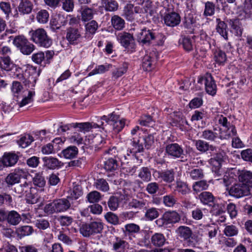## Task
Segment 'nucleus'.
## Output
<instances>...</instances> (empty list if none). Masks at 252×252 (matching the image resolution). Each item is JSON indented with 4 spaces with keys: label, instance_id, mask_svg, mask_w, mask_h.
Returning <instances> with one entry per match:
<instances>
[{
    "label": "nucleus",
    "instance_id": "64",
    "mask_svg": "<svg viewBox=\"0 0 252 252\" xmlns=\"http://www.w3.org/2000/svg\"><path fill=\"white\" fill-rule=\"evenodd\" d=\"M109 209L112 211H115L119 205V198L115 196H111L107 202Z\"/></svg>",
    "mask_w": 252,
    "mask_h": 252
},
{
    "label": "nucleus",
    "instance_id": "48",
    "mask_svg": "<svg viewBox=\"0 0 252 252\" xmlns=\"http://www.w3.org/2000/svg\"><path fill=\"white\" fill-rule=\"evenodd\" d=\"M12 62L9 56L1 57L0 59V68L2 70L9 71L11 69Z\"/></svg>",
    "mask_w": 252,
    "mask_h": 252
},
{
    "label": "nucleus",
    "instance_id": "16",
    "mask_svg": "<svg viewBox=\"0 0 252 252\" xmlns=\"http://www.w3.org/2000/svg\"><path fill=\"white\" fill-rule=\"evenodd\" d=\"M139 42L144 44H149L151 40L155 38L154 33L146 28L140 29L136 33Z\"/></svg>",
    "mask_w": 252,
    "mask_h": 252
},
{
    "label": "nucleus",
    "instance_id": "15",
    "mask_svg": "<svg viewBox=\"0 0 252 252\" xmlns=\"http://www.w3.org/2000/svg\"><path fill=\"white\" fill-rule=\"evenodd\" d=\"M238 180L242 185L248 187L252 192V172L248 170H238Z\"/></svg>",
    "mask_w": 252,
    "mask_h": 252
},
{
    "label": "nucleus",
    "instance_id": "39",
    "mask_svg": "<svg viewBox=\"0 0 252 252\" xmlns=\"http://www.w3.org/2000/svg\"><path fill=\"white\" fill-rule=\"evenodd\" d=\"M166 239L163 234L156 233L152 236L151 243L155 247H161L165 243Z\"/></svg>",
    "mask_w": 252,
    "mask_h": 252
},
{
    "label": "nucleus",
    "instance_id": "34",
    "mask_svg": "<svg viewBox=\"0 0 252 252\" xmlns=\"http://www.w3.org/2000/svg\"><path fill=\"white\" fill-rule=\"evenodd\" d=\"M72 125L73 127H78L80 129V131H83L84 132L89 131L92 128L98 127L99 126L97 124L89 122L73 123Z\"/></svg>",
    "mask_w": 252,
    "mask_h": 252
},
{
    "label": "nucleus",
    "instance_id": "49",
    "mask_svg": "<svg viewBox=\"0 0 252 252\" xmlns=\"http://www.w3.org/2000/svg\"><path fill=\"white\" fill-rule=\"evenodd\" d=\"M81 14L82 21L84 22L88 21L93 18V9L88 7H85L82 8Z\"/></svg>",
    "mask_w": 252,
    "mask_h": 252
},
{
    "label": "nucleus",
    "instance_id": "26",
    "mask_svg": "<svg viewBox=\"0 0 252 252\" xmlns=\"http://www.w3.org/2000/svg\"><path fill=\"white\" fill-rule=\"evenodd\" d=\"M201 137L206 141L215 142L217 138H219V130L217 127L206 129L202 132Z\"/></svg>",
    "mask_w": 252,
    "mask_h": 252
},
{
    "label": "nucleus",
    "instance_id": "40",
    "mask_svg": "<svg viewBox=\"0 0 252 252\" xmlns=\"http://www.w3.org/2000/svg\"><path fill=\"white\" fill-rule=\"evenodd\" d=\"M33 185L42 189L46 185V180L42 172H38L35 174L32 178Z\"/></svg>",
    "mask_w": 252,
    "mask_h": 252
},
{
    "label": "nucleus",
    "instance_id": "44",
    "mask_svg": "<svg viewBox=\"0 0 252 252\" xmlns=\"http://www.w3.org/2000/svg\"><path fill=\"white\" fill-rule=\"evenodd\" d=\"M33 231L32 226L29 225H24L18 227L16 229V233L18 236L20 238L30 235Z\"/></svg>",
    "mask_w": 252,
    "mask_h": 252
},
{
    "label": "nucleus",
    "instance_id": "6",
    "mask_svg": "<svg viewBox=\"0 0 252 252\" xmlns=\"http://www.w3.org/2000/svg\"><path fill=\"white\" fill-rule=\"evenodd\" d=\"M103 228V224L99 221H92L82 224L79 228L80 233L85 237L100 233Z\"/></svg>",
    "mask_w": 252,
    "mask_h": 252
},
{
    "label": "nucleus",
    "instance_id": "53",
    "mask_svg": "<svg viewBox=\"0 0 252 252\" xmlns=\"http://www.w3.org/2000/svg\"><path fill=\"white\" fill-rule=\"evenodd\" d=\"M128 206L130 208L142 209L147 207V201L144 200L132 199L129 202Z\"/></svg>",
    "mask_w": 252,
    "mask_h": 252
},
{
    "label": "nucleus",
    "instance_id": "9",
    "mask_svg": "<svg viewBox=\"0 0 252 252\" xmlns=\"http://www.w3.org/2000/svg\"><path fill=\"white\" fill-rule=\"evenodd\" d=\"M28 173L23 169L16 168L13 172L9 173L5 178V182L10 187L18 183L22 178H25Z\"/></svg>",
    "mask_w": 252,
    "mask_h": 252
},
{
    "label": "nucleus",
    "instance_id": "58",
    "mask_svg": "<svg viewBox=\"0 0 252 252\" xmlns=\"http://www.w3.org/2000/svg\"><path fill=\"white\" fill-rule=\"evenodd\" d=\"M190 178L195 180L202 179L204 178L203 170L200 168H194L189 172Z\"/></svg>",
    "mask_w": 252,
    "mask_h": 252
},
{
    "label": "nucleus",
    "instance_id": "59",
    "mask_svg": "<svg viewBox=\"0 0 252 252\" xmlns=\"http://www.w3.org/2000/svg\"><path fill=\"white\" fill-rule=\"evenodd\" d=\"M98 27V24L95 21H90L85 25L86 34L91 35L94 34Z\"/></svg>",
    "mask_w": 252,
    "mask_h": 252
},
{
    "label": "nucleus",
    "instance_id": "18",
    "mask_svg": "<svg viewBox=\"0 0 252 252\" xmlns=\"http://www.w3.org/2000/svg\"><path fill=\"white\" fill-rule=\"evenodd\" d=\"M112 250L114 252H127L129 249V243L119 237H115L112 243Z\"/></svg>",
    "mask_w": 252,
    "mask_h": 252
},
{
    "label": "nucleus",
    "instance_id": "28",
    "mask_svg": "<svg viewBox=\"0 0 252 252\" xmlns=\"http://www.w3.org/2000/svg\"><path fill=\"white\" fill-rule=\"evenodd\" d=\"M231 28V32L237 36H241L243 33V29L242 23L239 19H230L227 21Z\"/></svg>",
    "mask_w": 252,
    "mask_h": 252
},
{
    "label": "nucleus",
    "instance_id": "54",
    "mask_svg": "<svg viewBox=\"0 0 252 252\" xmlns=\"http://www.w3.org/2000/svg\"><path fill=\"white\" fill-rule=\"evenodd\" d=\"M177 201V198L172 194L163 197V203L166 207H173L176 204Z\"/></svg>",
    "mask_w": 252,
    "mask_h": 252
},
{
    "label": "nucleus",
    "instance_id": "8",
    "mask_svg": "<svg viewBox=\"0 0 252 252\" xmlns=\"http://www.w3.org/2000/svg\"><path fill=\"white\" fill-rule=\"evenodd\" d=\"M101 120L105 121L107 125L112 126L113 130L116 133L120 132L125 125V120L120 119L119 117L114 113L108 116H103L101 117Z\"/></svg>",
    "mask_w": 252,
    "mask_h": 252
},
{
    "label": "nucleus",
    "instance_id": "41",
    "mask_svg": "<svg viewBox=\"0 0 252 252\" xmlns=\"http://www.w3.org/2000/svg\"><path fill=\"white\" fill-rule=\"evenodd\" d=\"M174 190L182 195H186L189 192L190 189L186 183L178 180L176 181Z\"/></svg>",
    "mask_w": 252,
    "mask_h": 252
},
{
    "label": "nucleus",
    "instance_id": "60",
    "mask_svg": "<svg viewBox=\"0 0 252 252\" xmlns=\"http://www.w3.org/2000/svg\"><path fill=\"white\" fill-rule=\"evenodd\" d=\"M94 185L97 189L104 192L107 191L109 189L108 184L104 179L97 180Z\"/></svg>",
    "mask_w": 252,
    "mask_h": 252
},
{
    "label": "nucleus",
    "instance_id": "46",
    "mask_svg": "<svg viewBox=\"0 0 252 252\" xmlns=\"http://www.w3.org/2000/svg\"><path fill=\"white\" fill-rule=\"evenodd\" d=\"M34 140L32 136L29 134H25L21 137L19 140H17V144L22 148H25L30 145Z\"/></svg>",
    "mask_w": 252,
    "mask_h": 252
},
{
    "label": "nucleus",
    "instance_id": "38",
    "mask_svg": "<svg viewBox=\"0 0 252 252\" xmlns=\"http://www.w3.org/2000/svg\"><path fill=\"white\" fill-rule=\"evenodd\" d=\"M176 233L184 240L189 239L192 236V232L191 229L186 226H180L176 230Z\"/></svg>",
    "mask_w": 252,
    "mask_h": 252
},
{
    "label": "nucleus",
    "instance_id": "63",
    "mask_svg": "<svg viewBox=\"0 0 252 252\" xmlns=\"http://www.w3.org/2000/svg\"><path fill=\"white\" fill-rule=\"evenodd\" d=\"M205 211V209L197 207L192 211L191 217L195 220H200L204 217V212Z\"/></svg>",
    "mask_w": 252,
    "mask_h": 252
},
{
    "label": "nucleus",
    "instance_id": "23",
    "mask_svg": "<svg viewBox=\"0 0 252 252\" xmlns=\"http://www.w3.org/2000/svg\"><path fill=\"white\" fill-rule=\"evenodd\" d=\"M238 170H232L226 172L222 179H218L221 180L220 182L223 183L225 187H228L234 183L238 179Z\"/></svg>",
    "mask_w": 252,
    "mask_h": 252
},
{
    "label": "nucleus",
    "instance_id": "2",
    "mask_svg": "<svg viewBox=\"0 0 252 252\" xmlns=\"http://www.w3.org/2000/svg\"><path fill=\"white\" fill-rule=\"evenodd\" d=\"M218 121L219 124L223 126L222 128L218 129L219 139H228L236 134L237 131L235 126L228 122L226 117L220 115L219 117Z\"/></svg>",
    "mask_w": 252,
    "mask_h": 252
},
{
    "label": "nucleus",
    "instance_id": "21",
    "mask_svg": "<svg viewBox=\"0 0 252 252\" xmlns=\"http://www.w3.org/2000/svg\"><path fill=\"white\" fill-rule=\"evenodd\" d=\"M131 146L129 148L130 152L133 155L142 153L144 151L143 138L138 136V138L130 139Z\"/></svg>",
    "mask_w": 252,
    "mask_h": 252
},
{
    "label": "nucleus",
    "instance_id": "57",
    "mask_svg": "<svg viewBox=\"0 0 252 252\" xmlns=\"http://www.w3.org/2000/svg\"><path fill=\"white\" fill-rule=\"evenodd\" d=\"M49 17L48 12L46 10L42 9L37 13L36 19L39 23L45 24L48 21Z\"/></svg>",
    "mask_w": 252,
    "mask_h": 252
},
{
    "label": "nucleus",
    "instance_id": "10",
    "mask_svg": "<svg viewBox=\"0 0 252 252\" xmlns=\"http://www.w3.org/2000/svg\"><path fill=\"white\" fill-rule=\"evenodd\" d=\"M197 83L201 85L204 84L206 92L212 95L216 94L217 86L215 81L210 74H206L204 76L199 77Z\"/></svg>",
    "mask_w": 252,
    "mask_h": 252
},
{
    "label": "nucleus",
    "instance_id": "51",
    "mask_svg": "<svg viewBox=\"0 0 252 252\" xmlns=\"http://www.w3.org/2000/svg\"><path fill=\"white\" fill-rule=\"evenodd\" d=\"M118 162L113 158H109L104 162V168L107 171H112L118 168Z\"/></svg>",
    "mask_w": 252,
    "mask_h": 252
},
{
    "label": "nucleus",
    "instance_id": "13",
    "mask_svg": "<svg viewBox=\"0 0 252 252\" xmlns=\"http://www.w3.org/2000/svg\"><path fill=\"white\" fill-rule=\"evenodd\" d=\"M117 40L119 43L125 49L133 48L134 46V39L131 33L126 32L118 33Z\"/></svg>",
    "mask_w": 252,
    "mask_h": 252
},
{
    "label": "nucleus",
    "instance_id": "33",
    "mask_svg": "<svg viewBox=\"0 0 252 252\" xmlns=\"http://www.w3.org/2000/svg\"><path fill=\"white\" fill-rule=\"evenodd\" d=\"M42 159L44 165L48 169H54L60 167L62 164V162L55 158L44 157Z\"/></svg>",
    "mask_w": 252,
    "mask_h": 252
},
{
    "label": "nucleus",
    "instance_id": "45",
    "mask_svg": "<svg viewBox=\"0 0 252 252\" xmlns=\"http://www.w3.org/2000/svg\"><path fill=\"white\" fill-rule=\"evenodd\" d=\"M78 148L75 146H69L62 151L63 157L68 159L75 158L78 154Z\"/></svg>",
    "mask_w": 252,
    "mask_h": 252
},
{
    "label": "nucleus",
    "instance_id": "29",
    "mask_svg": "<svg viewBox=\"0 0 252 252\" xmlns=\"http://www.w3.org/2000/svg\"><path fill=\"white\" fill-rule=\"evenodd\" d=\"M223 161V155L221 153H217L212 156L209 160V163L213 166L214 170L219 171Z\"/></svg>",
    "mask_w": 252,
    "mask_h": 252
},
{
    "label": "nucleus",
    "instance_id": "27",
    "mask_svg": "<svg viewBox=\"0 0 252 252\" xmlns=\"http://www.w3.org/2000/svg\"><path fill=\"white\" fill-rule=\"evenodd\" d=\"M54 207L56 213L64 212L70 207V201L67 198L54 200Z\"/></svg>",
    "mask_w": 252,
    "mask_h": 252
},
{
    "label": "nucleus",
    "instance_id": "47",
    "mask_svg": "<svg viewBox=\"0 0 252 252\" xmlns=\"http://www.w3.org/2000/svg\"><path fill=\"white\" fill-rule=\"evenodd\" d=\"M214 55L215 61L220 65L223 64L227 60L225 52L220 49L216 50L214 53Z\"/></svg>",
    "mask_w": 252,
    "mask_h": 252
},
{
    "label": "nucleus",
    "instance_id": "1",
    "mask_svg": "<svg viewBox=\"0 0 252 252\" xmlns=\"http://www.w3.org/2000/svg\"><path fill=\"white\" fill-rule=\"evenodd\" d=\"M29 34L30 39L40 47L48 48L52 43V39L43 29L32 30L29 32Z\"/></svg>",
    "mask_w": 252,
    "mask_h": 252
},
{
    "label": "nucleus",
    "instance_id": "31",
    "mask_svg": "<svg viewBox=\"0 0 252 252\" xmlns=\"http://www.w3.org/2000/svg\"><path fill=\"white\" fill-rule=\"evenodd\" d=\"M134 5L131 3H127L124 7L122 16L127 21L132 22L136 19L134 16Z\"/></svg>",
    "mask_w": 252,
    "mask_h": 252
},
{
    "label": "nucleus",
    "instance_id": "24",
    "mask_svg": "<svg viewBox=\"0 0 252 252\" xmlns=\"http://www.w3.org/2000/svg\"><path fill=\"white\" fill-rule=\"evenodd\" d=\"M24 72L23 74H17L16 77L20 81L25 82L29 79L31 76H32L36 73L37 68L30 64H27L24 66Z\"/></svg>",
    "mask_w": 252,
    "mask_h": 252
},
{
    "label": "nucleus",
    "instance_id": "43",
    "mask_svg": "<svg viewBox=\"0 0 252 252\" xmlns=\"http://www.w3.org/2000/svg\"><path fill=\"white\" fill-rule=\"evenodd\" d=\"M144 217L148 220H153L157 218L159 215L158 209L155 207L145 208Z\"/></svg>",
    "mask_w": 252,
    "mask_h": 252
},
{
    "label": "nucleus",
    "instance_id": "61",
    "mask_svg": "<svg viewBox=\"0 0 252 252\" xmlns=\"http://www.w3.org/2000/svg\"><path fill=\"white\" fill-rule=\"evenodd\" d=\"M208 187V185L207 182L204 180L196 182L192 186L193 190L196 193L207 189Z\"/></svg>",
    "mask_w": 252,
    "mask_h": 252
},
{
    "label": "nucleus",
    "instance_id": "42",
    "mask_svg": "<svg viewBox=\"0 0 252 252\" xmlns=\"http://www.w3.org/2000/svg\"><path fill=\"white\" fill-rule=\"evenodd\" d=\"M217 22L216 30L217 32L225 39L227 40L228 39L227 25L224 22L221 21L220 19H217Z\"/></svg>",
    "mask_w": 252,
    "mask_h": 252
},
{
    "label": "nucleus",
    "instance_id": "37",
    "mask_svg": "<svg viewBox=\"0 0 252 252\" xmlns=\"http://www.w3.org/2000/svg\"><path fill=\"white\" fill-rule=\"evenodd\" d=\"M111 25L117 31L123 30L125 27V21L119 15H115L111 17Z\"/></svg>",
    "mask_w": 252,
    "mask_h": 252
},
{
    "label": "nucleus",
    "instance_id": "5",
    "mask_svg": "<svg viewBox=\"0 0 252 252\" xmlns=\"http://www.w3.org/2000/svg\"><path fill=\"white\" fill-rule=\"evenodd\" d=\"M157 7H151L143 4L134 6V12L137 14L135 17L137 21L141 23L144 22L149 16H152L157 13Z\"/></svg>",
    "mask_w": 252,
    "mask_h": 252
},
{
    "label": "nucleus",
    "instance_id": "35",
    "mask_svg": "<svg viewBox=\"0 0 252 252\" xmlns=\"http://www.w3.org/2000/svg\"><path fill=\"white\" fill-rule=\"evenodd\" d=\"M18 159V157L15 154L8 153L5 154L2 158V163L5 166H12L15 165Z\"/></svg>",
    "mask_w": 252,
    "mask_h": 252
},
{
    "label": "nucleus",
    "instance_id": "50",
    "mask_svg": "<svg viewBox=\"0 0 252 252\" xmlns=\"http://www.w3.org/2000/svg\"><path fill=\"white\" fill-rule=\"evenodd\" d=\"M91 140V146L95 149L101 148L103 145L106 143L105 140L99 134H96L95 136L93 137Z\"/></svg>",
    "mask_w": 252,
    "mask_h": 252
},
{
    "label": "nucleus",
    "instance_id": "4",
    "mask_svg": "<svg viewBox=\"0 0 252 252\" xmlns=\"http://www.w3.org/2000/svg\"><path fill=\"white\" fill-rule=\"evenodd\" d=\"M33 189L32 183L27 181L17 185L15 188L17 193L21 196L26 197L27 201L31 204H34L37 202L35 194L32 192Z\"/></svg>",
    "mask_w": 252,
    "mask_h": 252
},
{
    "label": "nucleus",
    "instance_id": "17",
    "mask_svg": "<svg viewBox=\"0 0 252 252\" xmlns=\"http://www.w3.org/2000/svg\"><path fill=\"white\" fill-rule=\"evenodd\" d=\"M177 168H170L162 170L161 171H156L158 175V177L162 181L166 183H171L175 180L176 175Z\"/></svg>",
    "mask_w": 252,
    "mask_h": 252
},
{
    "label": "nucleus",
    "instance_id": "22",
    "mask_svg": "<svg viewBox=\"0 0 252 252\" xmlns=\"http://www.w3.org/2000/svg\"><path fill=\"white\" fill-rule=\"evenodd\" d=\"M164 23L169 27H175L181 22V17L179 14L173 12L166 14L164 17Z\"/></svg>",
    "mask_w": 252,
    "mask_h": 252
},
{
    "label": "nucleus",
    "instance_id": "19",
    "mask_svg": "<svg viewBox=\"0 0 252 252\" xmlns=\"http://www.w3.org/2000/svg\"><path fill=\"white\" fill-rule=\"evenodd\" d=\"M157 59L156 54L151 52L145 55L142 60V67L145 71H151L155 67Z\"/></svg>",
    "mask_w": 252,
    "mask_h": 252
},
{
    "label": "nucleus",
    "instance_id": "11",
    "mask_svg": "<svg viewBox=\"0 0 252 252\" xmlns=\"http://www.w3.org/2000/svg\"><path fill=\"white\" fill-rule=\"evenodd\" d=\"M247 189L248 187L243 186L240 183H234L229 189H227V190H228V193L230 196L239 198L244 196L252 194V192Z\"/></svg>",
    "mask_w": 252,
    "mask_h": 252
},
{
    "label": "nucleus",
    "instance_id": "30",
    "mask_svg": "<svg viewBox=\"0 0 252 252\" xmlns=\"http://www.w3.org/2000/svg\"><path fill=\"white\" fill-rule=\"evenodd\" d=\"M32 8V3L29 0H21L18 7V11L23 15L30 14Z\"/></svg>",
    "mask_w": 252,
    "mask_h": 252
},
{
    "label": "nucleus",
    "instance_id": "3",
    "mask_svg": "<svg viewBox=\"0 0 252 252\" xmlns=\"http://www.w3.org/2000/svg\"><path fill=\"white\" fill-rule=\"evenodd\" d=\"M181 220L180 215L175 211H166L161 217L155 221L158 227L166 228L169 224H173L179 222Z\"/></svg>",
    "mask_w": 252,
    "mask_h": 252
},
{
    "label": "nucleus",
    "instance_id": "56",
    "mask_svg": "<svg viewBox=\"0 0 252 252\" xmlns=\"http://www.w3.org/2000/svg\"><path fill=\"white\" fill-rule=\"evenodd\" d=\"M179 43L182 45L184 49L187 51H189L193 49V43L192 40L188 37H183L179 40Z\"/></svg>",
    "mask_w": 252,
    "mask_h": 252
},
{
    "label": "nucleus",
    "instance_id": "14",
    "mask_svg": "<svg viewBox=\"0 0 252 252\" xmlns=\"http://www.w3.org/2000/svg\"><path fill=\"white\" fill-rule=\"evenodd\" d=\"M165 150L167 155L174 159L182 158L184 155V150L182 147L178 143L167 144Z\"/></svg>",
    "mask_w": 252,
    "mask_h": 252
},
{
    "label": "nucleus",
    "instance_id": "52",
    "mask_svg": "<svg viewBox=\"0 0 252 252\" xmlns=\"http://www.w3.org/2000/svg\"><path fill=\"white\" fill-rule=\"evenodd\" d=\"M215 4L214 2L207 1L205 3L203 15L205 17L212 16L215 14Z\"/></svg>",
    "mask_w": 252,
    "mask_h": 252
},
{
    "label": "nucleus",
    "instance_id": "7",
    "mask_svg": "<svg viewBox=\"0 0 252 252\" xmlns=\"http://www.w3.org/2000/svg\"><path fill=\"white\" fill-rule=\"evenodd\" d=\"M13 44L24 55H30L35 49V46L30 43L23 35L16 36L13 41Z\"/></svg>",
    "mask_w": 252,
    "mask_h": 252
},
{
    "label": "nucleus",
    "instance_id": "62",
    "mask_svg": "<svg viewBox=\"0 0 252 252\" xmlns=\"http://www.w3.org/2000/svg\"><path fill=\"white\" fill-rule=\"evenodd\" d=\"M87 199L90 203H96L100 200L101 194L97 191H92L87 194Z\"/></svg>",
    "mask_w": 252,
    "mask_h": 252
},
{
    "label": "nucleus",
    "instance_id": "25",
    "mask_svg": "<svg viewBox=\"0 0 252 252\" xmlns=\"http://www.w3.org/2000/svg\"><path fill=\"white\" fill-rule=\"evenodd\" d=\"M195 145L196 149L201 153H206L208 151L211 152L217 151L216 146L210 144L209 142L203 140H197L195 141Z\"/></svg>",
    "mask_w": 252,
    "mask_h": 252
},
{
    "label": "nucleus",
    "instance_id": "20",
    "mask_svg": "<svg viewBox=\"0 0 252 252\" xmlns=\"http://www.w3.org/2000/svg\"><path fill=\"white\" fill-rule=\"evenodd\" d=\"M198 198L201 203L204 205H207L209 206L214 205L213 209L214 211H215V209L217 207H219L218 204H214L215 198L213 194L210 192L203 191L201 192L199 195Z\"/></svg>",
    "mask_w": 252,
    "mask_h": 252
},
{
    "label": "nucleus",
    "instance_id": "55",
    "mask_svg": "<svg viewBox=\"0 0 252 252\" xmlns=\"http://www.w3.org/2000/svg\"><path fill=\"white\" fill-rule=\"evenodd\" d=\"M138 177L144 182H149L151 179V173L148 167H142L139 172Z\"/></svg>",
    "mask_w": 252,
    "mask_h": 252
},
{
    "label": "nucleus",
    "instance_id": "36",
    "mask_svg": "<svg viewBox=\"0 0 252 252\" xmlns=\"http://www.w3.org/2000/svg\"><path fill=\"white\" fill-rule=\"evenodd\" d=\"M101 1L106 11L114 12L119 8V3L116 0H101Z\"/></svg>",
    "mask_w": 252,
    "mask_h": 252
},
{
    "label": "nucleus",
    "instance_id": "12",
    "mask_svg": "<svg viewBox=\"0 0 252 252\" xmlns=\"http://www.w3.org/2000/svg\"><path fill=\"white\" fill-rule=\"evenodd\" d=\"M81 37V29L78 26H71L67 28L66 39L70 44H77Z\"/></svg>",
    "mask_w": 252,
    "mask_h": 252
},
{
    "label": "nucleus",
    "instance_id": "32",
    "mask_svg": "<svg viewBox=\"0 0 252 252\" xmlns=\"http://www.w3.org/2000/svg\"><path fill=\"white\" fill-rule=\"evenodd\" d=\"M6 220L12 225H17L22 220L21 215L15 211H11L6 214Z\"/></svg>",
    "mask_w": 252,
    "mask_h": 252
}]
</instances>
